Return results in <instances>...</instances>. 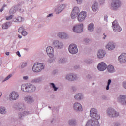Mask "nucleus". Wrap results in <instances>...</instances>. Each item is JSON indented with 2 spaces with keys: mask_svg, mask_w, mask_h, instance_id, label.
<instances>
[{
  "mask_svg": "<svg viewBox=\"0 0 126 126\" xmlns=\"http://www.w3.org/2000/svg\"><path fill=\"white\" fill-rule=\"evenodd\" d=\"M64 8H65V4H63L60 5V7H59V10H60V11H58V13H57V14H59V13H60V12H61L62 10H63V9H64Z\"/></svg>",
  "mask_w": 126,
  "mask_h": 126,
  "instance_id": "cd10ccee",
  "label": "nucleus"
},
{
  "mask_svg": "<svg viewBox=\"0 0 126 126\" xmlns=\"http://www.w3.org/2000/svg\"><path fill=\"white\" fill-rule=\"evenodd\" d=\"M118 102L121 103L122 105H126V96L121 95L118 98Z\"/></svg>",
  "mask_w": 126,
  "mask_h": 126,
  "instance_id": "2eb2a0df",
  "label": "nucleus"
},
{
  "mask_svg": "<svg viewBox=\"0 0 126 126\" xmlns=\"http://www.w3.org/2000/svg\"><path fill=\"white\" fill-rule=\"evenodd\" d=\"M85 43H88V42H89V39H85Z\"/></svg>",
  "mask_w": 126,
  "mask_h": 126,
  "instance_id": "09e8293b",
  "label": "nucleus"
},
{
  "mask_svg": "<svg viewBox=\"0 0 126 126\" xmlns=\"http://www.w3.org/2000/svg\"><path fill=\"white\" fill-rule=\"evenodd\" d=\"M13 17V15L6 16V20H10V19H12Z\"/></svg>",
  "mask_w": 126,
  "mask_h": 126,
  "instance_id": "4c0bfd02",
  "label": "nucleus"
},
{
  "mask_svg": "<svg viewBox=\"0 0 126 126\" xmlns=\"http://www.w3.org/2000/svg\"><path fill=\"white\" fill-rule=\"evenodd\" d=\"M86 126H99V121L95 119H92L89 120Z\"/></svg>",
  "mask_w": 126,
  "mask_h": 126,
  "instance_id": "20e7f679",
  "label": "nucleus"
},
{
  "mask_svg": "<svg viewBox=\"0 0 126 126\" xmlns=\"http://www.w3.org/2000/svg\"><path fill=\"white\" fill-rule=\"evenodd\" d=\"M106 49H108L109 51H112V50H114L115 48V45L113 42H109L108 44L106 46Z\"/></svg>",
  "mask_w": 126,
  "mask_h": 126,
  "instance_id": "6ab92c4d",
  "label": "nucleus"
},
{
  "mask_svg": "<svg viewBox=\"0 0 126 126\" xmlns=\"http://www.w3.org/2000/svg\"><path fill=\"white\" fill-rule=\"evenodd\" d=\"M75 77H76V76L75 75H67L66 77V79H67L68 80H69L70 81H73V80H74V79H75Z\"/></svg>",
  "mask_w": 126,
  "mask_h": 126,
  "instance_id": "5701e85b",
  "label": "nucleus"
},
{
  "mask_svg": "<svg viewBox=\"0 0 126 126\" xmlns=\"http://www.w3.org/2000/svg\"><path fill=\"white\" fill-rule=\"evenodd\" d=\"M69 125H73V124H74V121H73V120H71L69 121Z\"/></svg>",
  "mask_w": 126,
  "mask_h": 126,
  "instance_id": "37998d69",
  "label": "nucleus"
},
{
  "mask_svg": "<svg viewBox=\"0 0 126 126\" xmlns=\"http://www.w3.org/2000/svg\"><path fill=\"white\" fill-rule=\"evenodd\" d=\"M45 68V66L44 64L41 63H35L32 67V71L33 72H35L36 73H38L39 72H41L43 69Z\"/></svg>",
  "mask_w": 126,
  "mask_h": 126,
  "instance_id": "f03ea898",
  "label": "nucleus"
},
{
  "mask_svg": "<svg viewBox=\"0 0 126 126\" xmlns=\"http://www.w3.org/2000/svg\"><path fill=\"white\" fill-rule=\"evenodd\" d=\"M27 65V63L25 62H24L21 63L20 67L21 68H24V67H25V66H26Z\"/></svg>",
  "mask_w": 126,
  "mask_h": 126,
  "instance_id": "2f4dec72",
  "label": "nucleus"
},
{
  "mask_svg": "<svg viewBox=\"0 0 126 126\" xmlns=\"http://www.w3.org/2000/svg\"><path fill=\"white\" fill-rule=\"evenodd\" d=\"M111 82H112V80H111V79L108 80V81L107 83V86L106 87V90H109L110 88V85L111 84Z\"/></svg>",
  "mask_w": 126,
  "mask_h": 126,
  "instance_id": "f704fd0d",
  "label": "nucleus"
},
{
  "mask_svg": "<svg viewBox=\"0 0 126 126\" xmlns=\"http://www.w3.org/2000/svg\"><path fill=\"white\" fill-rule=\"evenodd\" d=\"M97 68L100 71H104L107 69V64L104 62H101L97 66Z\"/></svg>",
  "mask_w": 126,
  "mask_h": 126,
  "instance_id": "f8f14e48",
  "label": "nucleus"
},
{
  "mask_svg": "<svg viewBox=\"0 0 126 126\" xmlns=\"http://www.w3.org/2000/svg\"><path fill=\"white\" fill-rule=\"evenodd\" d=\"M97 57L99 59H102L105 57V52L103 50H99L97 53Z\"/></svg>",
  "mask_w": 126,
  "mask_h": 126,
  "instance_id": "aec40b11",
  "label": "nucleus"
},
{
  "mask_svg": "<svg viewBox=\"0 0 126 126\" xmlns=\"http://www.w3.org/2000/svg\"><path fill=\"white\" fill-rule=\"evenodd\" d=\"M6 55L7 56H9V52H6Z\"/></svg>",
  "mask_w": 126,
  "mask_h": 126,
  "instance_id": "864d4df0",
  "label": "nucleus"
},
{
  "mask_svg": "<svg viewBox=\"0 0 126 126\" xmlns=\"http://www.w3.org/2000/svg\"><path fill=\"white\" fill-rule=\"evenodd\" d=\"M25 101H26L27 103H31L33 101V99H32L31 96H27L25 98Z\"/></svg>",
  "mask_w": 126,
  "mask_h": 126,
  "instance_id": "bb28decb",
  "label": "nucleus"
},
{
  "mask_svg": "<svg viewBox=\"0 0 126 126\" xmlns=\"http://www.w3.org/2000/svg\"><path fill=\"white\" fill-rule=\"evenodd\" d=\"M1 65V61L0 60V66Z\"/></svg>",
  "mask_w": 126,
  "mask_h": 126,
  "instance_id": "5fc2aeb1",
  "label": "nucleus"
},
{
  "mask_svg": "<svg viewBox=\"0 0 126 126\" xmlns=\"http://www.w3.org/2000/svg\"><path fill=\"white\" fill-rule=\"evenodd\" d=\"M38 79H34V80H33V81L34 82H38Z\"/></svg>",
  "mask_w": 126,
  "mask_h": 126,
  "instance_id": "3c124183",
  "label": "nucleus"
},
{
  "mask_svg": "<svg viewBox=\"0 0 126 126\" xmlns=\"http://www.w3.org/2000/svg\"><path fill=\"white\" fill-rule=\"evenodd\" d=\"M53 60H55V58H53Z\"/></svg>",
  "mask_w": 126,
  "mask_h": 126,
  "instance_id": "13d9d810",
  "label": "nucleus"
},
{
  "mask_svg": "<svg viewBox=\"0 0 126 126\" xmlns=\"http://www.w3.org/2000/svg\"><path fill=\"white\" fill-rule=\"evenodd\" d=\"M17 110L19 111H22L23 112V110L25 109V106L23 104H18L17 107H16Z\"/></svg>",
  "mask_w": 126,
  "mask_h": 126,
  "instance_id": "4be33fe9",
  "label": "nucleus"
},
{
  "mask_svg": "<svg viewBox=\"0 0 126 126\" xmlns=\"http://www.w3.org/2000/svg\"><path fill=\"white\" fill-rule=\"evenodd\" d=\"M64 62H65V60H64V59H60V63H64Z\"/></svg>",
  "mask_w": 126,
  "mask_h": 126,
  "instance_id": "49530a36",
  "label": "nucleus"
},
{
  "mask_svg": "<svg viewBox=\"0 0 126 126\" xmlns=\"http://www.w3.org/2000/svg\"><path fill=\"white\" fill-rule=\"evenodd\" d=\"M88 29L89 31H93V30H94V25L90 24L88 26Z\"/></svg>",
  "mask_w": 126,
  "mask_h": 126,
  "instance_id": "c85d7f7f",
  "label": "nucleus"
},
{
  "mask_svg": "<svg viewBox=\"0 0 126 126\" xmlns=\"http://www.w3.org/2000/svg\"><path fill=\"white\" fill-rule=\"evenodd\" d=\"M92 9L94 12H96L97 10H98V3L97 2H95L94 4L92 5Z\"/></svg>",
  "mask_w": 126,
  "mask_h": 126,
  "instance_id": "b1692460",
  "label": "nucleus"
},
{
  "mask_svg": "<svg viewBox=\"0 0 126 126\" xmlns=\"http://www.w3.org/2000/svg\"><path fill=\"white\" fill-rule=\"evenodd\" d=\"M118 60L121 63L126 62V53H122L119 57Z\"/></svg>",
  "mask_w": 126,
  "mask_h": 126,
  "instance_id": "4468645a",
  "label": "nucleus"
},
{
  "mask_svg": "<svg viewBox=\"0 0 126 126\" xmlns=\"http://www.w3.org/2000/svg\"><path fill=\"white\" fill-rule=\"evenodd\" d=\"M69 52L70 54H72L73 55L77 54L78 52L77 46L75 44H71L69 46Z\"/></svg>",
  "mask_w": 126,
  "mask_h": 126,
  "instance_id": "423d86ee",
  "label": "nucleus"
},
{
  "mask_svg": "<svg viewBox=\"0 0 126 126\" xmlns=\"http://www.w3.org/2000/svg\"><path fill=\"white\" fill-rule=\"evenodd\" d=\"M73 30L75 33H81L83 30V24H81L80 25L74 27Z\"/></svg>",
  "mask_w": 126,
  "mask_h": 126,
  "instance_id": "9d476101",
  "label": "nucleus"
},
{
  "mask_svg": "<svg viewBox=\"0 0 126 126\" xmlns=\"http://www.w3.org/2000/svg\"><path fill=\"white\" fill-rule=\"evenodd\" d=\"M105 37H103V39H105V38L107 37L106 35H104Z\"/></svg>",
  "mask_w": 126,
  "mask_h": 126,
  "instance_id": "6e6d98bb",
  "label": "nucleus"
},
{
  "mask_svg": "<svg viewBox=\"0 0 126 126\" xmlns=\"http://www.w3.org/2000/svg\"><path fill=\"white\" fill-rule=\"evenodd\" d=\"M23 20V19L22 17H18L16 20L14 19V21H16V22H21Z\"/></svg>",
  "mask_w": 126,
  "mask_h": 126,
  "instance_id": "72a5a7b5",
  "label": "nucleus"
},
{
  "mask_svg": "<svg viewBox=\"0 0 126 126\" xmlns=\"http://www.w3.org/2000/svg\"><path fill=\"white\" fill-rule=\"evenodd\" d=\"M63 0H61V1H63Z\"/></svg>",
  "mask_w": 126,
  "mask_h": 126,
  "instance_id": "bf43d9fd",
  "label": "nucleus"
},
{
  "mask_svg": "<svg viewBox=\"0 0 126 126\" xmlns=\"http://www.w3.org/2000/svg\"><path fill=\"white\" fill-rule=\"evenodd\" d=\"M86 16H87V13L85 11L81 12L78 16V20L79 22H82L83 21L85 18H86Z\"/></svg>",
  "mask_w": 126,
  "mask_h": 126,
  "instance_id": "1a4fd4ad",
  "label": "nucleus"
},
{
  "mask_svg": "<svg viewBox=\"0 0 126 126\" xmlns=\"http://www.w3.org/2000/svg\"><path fill=\"white\" fill-rule=\"evenodd\" d=\"M17 56H18V57H21V55H20V52L19 51H18L16 52Z\"/></svg>",
  "mask_w": 126,
  "mask_h": 126,
  "instance_id": "a18cd8bd",
  "label": "nucleus"
},
{
  "mask_svg": "<svg viewBox=\"0 0 126 126\" xmlns=\"http://www.w3.org/2000/svg\"><path fill=\"white\" fill-rule=\"evenodd\" d=\"M6 5L4 4L2 8L0 10V12H2L4 9V7H6Z\"/></svg>",
  "mask_w": 126,
  "mask_h": 126,
  "instance_id": "ea45409f",
  "label": "nucleus"
},
{
  "mask_svg": "<svg viewBox=\"0 0 126 126\" xmlns=\"http://www.w3.org/2000/svg\"><path fill=\"white\" fill-rule=\"evenodd\" d=\"M107 114L112 118H114V117H118V116H119V113L115 111L113 109H108L107 110Z\"/></svg>",
  "mask_w": 126,
  "mask_h": 126,
  "instance_id": "9b49d317",
  "label": "nucleus"
},
{
  "mask_svg": "<svg viewBox=\"0 0 126 126\" xmlns=\"http://www.w3.org/2000/svg\"><path fill=\"white\" fill-rule=\"evenodd\" d=\"M121 3L119 0H113L111 4L113 9H117L118 7H120Z\"/></svg>",
  "mask_w": 126,
  "mask_h": 126,
  "instance_id": "ddd939ff",
  "label": "nucleus"
},
{
  "mask_svg": "<svg viewBox=\"0 0 126 126\" xmlns=\"http://www.w3.org/2000/svg\"><path fill=\"white\" fill-rule=\"evenodd\" d=\"M18 38L19 39H21V38H22V36L20 35H18Z\"/></svg>",
  "mask_w": 126,
  "mask_h": 126,
  "instance_id": "603ef678",
  "label": "nucleus"
},
{
  "mask_svg": "<svg viewBox=\"0 0 126 126\" xmlns=\"http://www.w3.org/2000/svg\"><path fill=\"white\" fill-rule=\"evenodd\" d=\"M123 87H124V88L126 89V82H123Z\"/></svg>",
  "mask_w": 126,
  "mask_h": 126,
  "instance_id": "c03bdc74",
  "label": "nucleus"
},
{
  "mask_svg": "<svg viewBox=\"0 0 126 126\" xmlns=\"http://www.w3.org/2000/svg\"><path fill=\"white\" fill-rule=\"evenodd\" d=\"M22 113H19L18 117L20 119H21L22 118V116H26V115H28L29 114V112H27L26 111H24L23 112H22Z\"/></svg>",
  "mask_w": 126,
  "mask_h": 126,
  "instance_id": "c756f323",
  "label": "nucleus"
},
{
  "mask_svg": "<svg viewBox=\"0 0 126 126\" xmlns=\"http://www.w3.org/2000/svg\"><path fill=\"white\" fill-rule=\"evenodd\" d=\"M19 97V94L16 92H12L10 94V98L12 100H17Z\"/></svg>",
  "mask_w": 126,
  "mask_h": 126,
  "instance_id": "dca6fc26",
  "label": "nucleus"
},
{
  "mask_svg": "<svg viewBox=\"0 0 126 126\" xmlns=\"http://www.w3.org/2000/svg\"><path fill=\"white\" fill-rule=\"evenodd\" d=\"M112 26L113 27V31L118 32H120L122 31V28L119 26V24H118V21L115 20L112 23Z\"/></svg>",
  "mask_w": 126,
  "mask_h": 126,
  "instance_id": "0eeeda50",
  "label": "nucleus"
},
{
  "mask_svg": "<svg viewBox=\"0 0 126 126\" xmlns=\"http://www.w3.org/2000/svg\"><path fill=\"white\" fill-rule=\"evenodd\" d=\"M82 94L80 93L77 94L75 96V99H76V100H81V99H82Z\"/></svg>",
  "mask_w": 126,
  "mask_h": 126,
  "instance_id": "a878e982",
  "label": "nucleus"
},
{
  "mask_svg": "<svg viewBox=\"0 0 126 126\" xmlns=\"http://www.w3.org/2000/svg\"><path fill=\"white\" fill-rule=\"evenodd\" d=\"M9 24H10V23H6L3 24L2 25L3 29H7V28H8V26H9Z\"/></svg>",
  "mask_w": 126,
  "mask_h": 126,
  "instance_id": "7c9ffc66",
  "label": "nucleus"
},
{
  "mask_svg": "<svg viewBox=\"0 0 126 126\" xmlns=\"http://www.w3.org/2000/svg\"><path fill=\"white\" fill-rule=\"evenodd\" d=\"M21 89L24 92H34L36 90V87L32 84L28 83L23 84L21 86Z\"/></svg>",
  "mask_w": 126,
  "mask_h": 126,
  "instance_id": "f257e3e1",
  "label": "nucleus"
},
{
  "mask_svg": "<svg viewBox=\"0 0 126 126\" xmlns=\"http://www.w3.org/2000/svg\"><path fill=\"white\" fill-rule=\"evenodd\" d=\"M78 4H81L82 3V0H76Z\"/></svg>",
  "mask_w": 126,
  "mask_h": 126,
  "instance_id": "79ce46f5",
  "label": "nucleus"
},
{
  "mask_svg": "<svg viewBox=\"0 0 126 126\" xmlns=\"http://www.w3.org/2000/svg\"><path fill=\"white\" fill-rule=\"evenodd\" d=\"M24 28L22 27H20L18 29L19 33H21V34L23 33V32H24Z\"/></svg>",
  "mask_w": 126,
  "mask_h": 126,
  "instance_id": "c9c22d12",
  "label": "nucleus"
},
{
  "mask_svg": "<svg viewBox=\"0 0 126 126\" xmlns=\"http://www.w3.org/2000/svg\"><path fill=\"white\" fill-rule=\"evenodd\" d=\"M23 79H24V80H27V79H28V76H24L23 77Z\"/></svg>",
  "mask_w": 126,
  "mask_h": 126,
  "instance_id": "de8ad7c7",
  "label": "nucleus"
},
{
  "mask_svg": "<svg viewBox=\"0 0 126 126\" xmlns=\"http://www.w3.org/2000/svg\"><path fill=\"white\" fill-rule=\"evenodd\" d=\"M11 76H12V74H10L7 77H6V78L4 80V81H6V80H8V79H9V78H10V77H11Z\"/></svg>",
  "mask_w": 126,
  "mask_h": 126,
  "instance_id": "58836bf2",
  "label": "nucleus"
},
{
  "mask_svg": "<svg viewBox=\"0 0 126 126\" xmlns=\"http://www.w3.org/2000/svg\"><path fill=\"white\" fill-rule=\"evenodd\" d=\"M27 32L25 31H24V32H23V33H22V35L23 36H26L27 35Z\"/></svg>",
  "mask_w": 126,
  "mask_h": 126,
  "instance_id": "a19ab883",
  "label": "nucleus"
},
{
  "mask_svg": "<svg viewBox=\"0 0 126 126\" xmlns=\"http://www.w3.org/2000/svg\"><path fill=\"white\" fill-rule=\"evenodd\" d=\"M107 68L108 72H110V73L115 72V68L114 67V66L109 65L107 66Z\"/></svg>",
  "mask_w": 126,
  "mask_h": 126,
  "instance_id": "412c9836",
  "label": "nucleus"
},
{
  "mask_svg": "<svg viewBox=\"0 0 126 126\" xmlns=\"http://www.w3.org/2000/svg\"><path fill=\"white\" fill-rule=\"evenodd\" d=\"M0 114H5V108L2 107H0Z\"/></svg>",
  "mask_w": 126,
  "mask_h": 126,
  "instance_id": "473e14b6",
  "label": "nucleus"
},
{
  "mask_svg": "<svg viewBox=\"0 0 126 126\" xmlns=\"http://www.w3.org/2000/svg\"><path fill=\"white\" fill-rule=\"evenodd\" d=\"M115 126H118V125H117L116 124H115Z\"/></svg>",
  "mask_w": 126,
  "mask_h": 126,
  "instance_id": "4d7b16f0",
  "label": "nucleus"
},
{
  "mask_svg": "<svg viewBox=\"0 0 126 126\" xmlns=\"http://www.w3.org/2000/svg\"><path fill=\"white\" fill-rule=\"evenodd\" d=\"M73 108L76 111H81L82 109V106L79 103H75L74 104Z\"/></svg>",
  "mask_w": 126,
  "mask_h": 126,
  "instance_id": "a211bd4d",
  "label": "nucleus"
},
{
  "mask_svg": "<svg viewBox=\"0 0 126 126\" xmlns=\"http://www.w3.org/2000/svg\"><path fill=\"white\" fill-rule=\"evenodd\" d=\"M53 45L58 49H62L63 47V45L62 42H60L59 41L56 40L53 42Z\"/></svg>",
  "mask_w": 126,
  "mask_h": 126,
  "instance_id": "f3484780",
  "label": "nucleus"
},
{
  "mask_svg": "<svg viewBox=\"0 0 126 126\" xmlns=\"http://www.w3.org/2000/svg\"><path fill=\"white\" fill-rule=\"evenodd\" d=\"M80 12L79 8L77 7H75L73 8L71 15V17L72 19H74L76 16L78 15V13Z\"/></svg>",
  "mask_w": 126,
  "mask_h": 126,
  "instance_id": "6e6552de",
  "label": "nucleus"
},
{
  "mask_svg": "<svg viewBox=\"0 0 126 126\" xmlns=\"http://www.w3.org/2000/svg\"><path fill=\"white\" fill-rule=\"evenodd\" d=\"M46 52L50 58V63L53 62V61L51 60H53L52 58H54V48L51 46H48L46 48Z\"/></svg>",
  "mask_w": 126,
  "mask_h": 126,
  "instance_id": "39448f33",
  "label": "nucleus"
},
{
  "mask_svg": "<svg viewBox=\"0 0 126 126\" xmlns=\"http://www.w3.org/2000/svg\"><path fill=\"white\" fill-rule=\"evenodd\" d=\"M50 85L52 86V88L54 90V91H57V90H58V88L56 87V86H55V84L52 83L50 84Z\"/></svg>",
  "mask_w": 126,
  "mask_h": 126,
  "instance_id": "e433bc0d",
  "label": "nucleus"
},
{
  "mask_svg": "<svg viewBox=\"0 0 126 126\" xmlns=\"http://www.w3.org/2000/svg\"><path fill=\"white\" fill-rule=\"evenodd\" d=\"M90 116L93 118V119H95V120H100V118H101L100 115L97 114V110L94 108H92L91 109Z\"/></svg>",
  "mask_w": 126,
  "mask_h": 126,
  "instance_id": "7ed1b4c3",
  "label": "nucleus"
},
{
  "mask_svg": "<svg viewBox=\"0 0 126 126\" xmlns=\"http://www.w3.org/2000/svg\"><path fill=\"white\" fill-rule=\"evenodd\" d=\"M58 37H59V38H61V39H65V38H66L67 37L66 33H59L58 34Z\"/></svg>",
  "mask_w": 126,
  "mask_h": 126,
  "instance_id": "393cba45",
  "label": "nucleus"
},
{
  "mask_svg": "<svg viewBox=\"0 0 126 126\" xmlns=\"http://www.w3.org/2000/svg\"><path fill=\"white\" fill-rule=\"evenodd\" d=\"M50 16H53V14H50L47 16V17H50Z\"/></svg>",
  "mask_w": 126,
  "mask_h": 126,
  "instance_id": "8fccbe9b",
  "label": "nucleus"
}]
</instances>
